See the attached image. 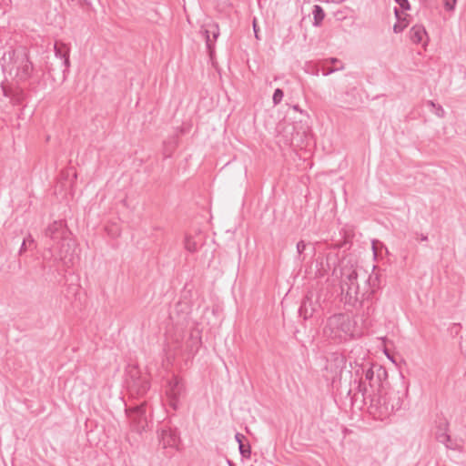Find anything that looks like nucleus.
<instances>
[{
  "mask_svg": "<svg viewBox=\"0 0 466 466\" xmlns=\"http://www.w3.org/2000/svg\"><path fill=\"white\" fill-rule=\"evenodd\" d=\"M340 289L346 304L355 306L360 301L359 279L370 282L371 277L356 262L353 257H346L340 262Z\"/></svg>",
  "mask_w": 466,
  "mask_h": 466,
  "instance_id": "f257e3e1",
  "label": "nucleus"
},
{
  "mask_svg": "<svg viewBox=\"0 0 466 466\" xmlns=\"http://www.w3.org/2000/svg\"><path fill=\"white\" fill-rule=\"evenodd\" d=\"M364 377L360 378L358 391L364 398L380 393L383 382L388 377L387 370L380 365L372 364L368 369L361 368Z\"/></svg>",
  "mask_w": 466,
  "mask_h": 466,
  "instance_id": "f03ea898",
  "label": "nucleus"
},
{
  "mask_svg": "<svg viewBox=\"0 0 466 466\" xmlns=\"http://www.w3.org/2000/svg\"><path fill=\"white\" fill-rule=\"evenodd\" d=\"M354 324L349 315L335 314L327 319L324 335L333 340H346L353 335Z\"/></svg>",
  "mask_w": 466,
  "mask_h": 466,
  "instance_id": "7ed1b4c3",
  "label": "nucleus"
},
{
  "mask_svg": "<svg viewBox=\"0 0 466 466\" xmlns=\"http://www.w3.org/2000/svg\"><path fill=\"white\" fill-rule=\"evenodd\" d=\"M4 70H13L12 64H17L16 76L24 81L30 77L33 70V66L28 60L27 56L23 54L20 56H16V52L12 47H9L2 56Z\"/></svg>",
  "mask_w": 466,
  "mask_h": 466,
  "instance_id": "20e7f679",
  "label": "nucleus"
},
{
  "mask_svg": "<svg viewBox=\"0 0 466 466\" xmlns=\"http://www.w3.org/2000/svg\"><path fill=\"white\" fill-rule=\"evenodd\" d=\"M405 394L404 391L390 390L380 398L379 402L383 406L385 415L400 410Z\"/></svg>",
  "mask_w": 466,
  "mask_h": 466,
  "instance_id": "39448f33",
  "label": "nucleus"
},
{
  "mask_svg": "<svg viewBox=\"0 0 466 466\" xmlns=\"http://www.w3.org/2000/svg\"><path fill=\"white\" fill-rule=\"evenodd\" d=\"M132 431L142 433L147 426L145 404L141 403L126 410Z\"/></svg>",
  "mask_w": 466,
  "mask_h": 466,
  "instance_id": "423d86ee",
  "label": "nucleus"
},
{
  "mask_svg": "<svg viewBox=\"0 0 466 466\" xmlns=\"http://www.w3.org/2000/svg\"><path fill=\"white\" fill-rule=\"evenodd\" d=\"M68 236H70V233L63 221H54L45 230V238L49 239V242H46L49 249L50 244H59L63 239H66Z\"/></svg>",
  "mask_w": 466,
  "mask_h": 466,
  "instance_id": "0eeeda50",
  "label": "nucleus"
},
{
  "mask_svg": "<svg viewBox=\"0 0 466 466\" xmlns=\"http://www.w3.org/2000/svg\"><path fill=\"white\" fill-rule=\"evenodd\" d=\"M75 242L68 236L66 239H63L59 244H50V251L54 253L59 259L64 260L66 263V259L71 262L72 253L74 250Z\"/></svg>",
  "mask_w": 466,
  "mask_h": 466,
  "instance_id": "6e6552de",
  "label": "nucleus"
},
{
  "mask_svg": "<svg viewBox=\"0 0 466 466\" xmlns=\"http://www.w3.org/2000/svg\"><path fill=\"white\" fill-rule=\"evenodd\" d=\"M184 392V385L182 381L177 378H172L167 387V396L169 400L170 406L177 410L178 408L179 399Z\"/></svg>",
  "mask_w": 466,
  "mask_h": 466,
  "instance_id": "1a4fd4ad",
  "label": "nucleus"
},
{
  "mask_svg": "<svg viewBox=\"0 0 466 466\" xmlns=\"http://www.w3.org/2000/svg\"><path fill=\"white\" fill-rule=\"evenodd\" d=\"M200 33L206 40V46L210 56L214 52V45L219 35L218 25L215 23H209L202 26Z\"/></svg>",
  "mask_w": 466,
  "mask_h": 466,
  "instance_id": "9d476101",
  "label": "nucleus"
},
{
  "mask_svg": "<svg viewBox=\"0 0 466 466\" xmlns=\"http://www.w3.org/2000/svg\"><path fill=\"white\" fill-rule=\"evenodd\" d=\"M159 441L164 449L177 448L179 437L176 431L171 429H162L159 432Z\"/></svg>",
  "mask_w": 466,
  "mask_h": 466,
  "instance_id": "9b49d317",
  "label": "nucleus"
},
{
  "mask_svg": "<svg viewBox=\"0 0 466 466\" xmlns=\"http://www.w3.org/2000/svg\"><path fill=\"white\" fill-rule=\"evenodd\" d=\"M345 365L346 360L344 356L340 354H333L328 360V365L326 369L330 370V371L333 373L332 379L335 380L336 377L340 375L341 371L345 368Z\"/></svg>",
  "mask_w": 466,
  "mask_h": 466,
  "instance_id": "f8f14e48",
  "label": "nucleus"
},
{
  "mask_svg": "<svg viewBox=\"0 0 466 466\" xmlns=\"http://www.w3.org/2000/svg\"><path fill=\"white\" fill-rule=\"evenodd\" d=\"M54 49H55L56 56L63 60V65L65 66L63 73H64V76H66V74L68 72V69L70 66V61H69L70 49L66 44L62 43V42H56Z\"/></svg>",
  "mask_w": 466,
  "mask_h": 466,
  "instance_id": "ddd939ff",
  "label": "nucleus"
},
{
  "mask_svg": "<svg viewBox=\"0 0 466 466\" xmlns=\"http://www.w3.org/2000/svg\"><path fill=\"white\" fill-rule=\"evenodd\" d=\"M410 39L413 44H427V32L423 25H415L410 30Z\"/></svg>",
  "mask_w": 466,
  "mask_h": 466,
  "instance_id": "4468645a",
  "label": "nucleus"
},
{
  "mask_svg": "<svg viewBox=\"0 0 466 466\" xmlns=\"http://www.w3.org/2000/svg\"><path fill=\"white\" fill-rule=\"evenodd\" d=\"M311 304L312 302L308 297L303 300L299 308V314L300 316H303L304 319H308L312 316L314 309Z\"/></svg>",
  "mask_w": 466,
  "mask_h": 466,
  "instance_id": "2eb2a0df",
  "label": "nucleus"
},
{
  "mask_svg": "<svg viewBox=\"0 0 466 466\" xmlns=\"http://www.w3.org/2000/svg\"><path fill=\"white\" fill-rule=\"evenodd\" d=\"M199 241L191 236H187L185 238V248L189 252H196L198 248Z\"/></svg>",
  "mask_w": 466,
  "mask_h": 466,
  "instance_id": "dca6fc26",
  "label": "nucleus"
},
{
  "mask_svg": "<svg viewBox=\"0 0 466 466\" xmlns=\"http://www.w3.org/2000/svg\"><path fill=\"white\" fill-rule=\"evenodd\" d=\"M436 439L441 443H447L451 441V436L447 433V425L444 424L443 428H440L439 431L436 433Z\"/></svg>",
  "mask_w": 466,
  "mask_h": 466,
  "instance_id": "f3484780",
  "label": "nucleus"
},
{
  "mask_svg": "<svg viewBox=\"0 0 466 466\" xmlns=\"http://www.w3.org/2000/svg\"><path fill=\"white\" fill-rule=\"evenodd\" d=\"M314 15V25L318 26L321 24L324 19L325 14L323 9L319 5H314L313 9Z\"/></svg>",
  "mask_w": 466,
  "mask_h": 466,
  "instance_id": "a211bd4d",
  "label": "nucleus"
},
{
  "mask_svg": "<svg viewBox=\"0 0 466 466\" xmlns=\"http://www.w3.org/2000/svg\"><path fill=\"white\" fill-rule=\"evenodd\" d=\"M190 339H191V344L189 346H187V348L190 351H193L195 349L197 350L200 344V338H199L198 332L196 334L191 333Z\"/></svg>",
  "mask_w": 466,
  "mask_h": 466,
  "instance_id": "6ab92c4d",
  "label": "nucleus"
},
{
  "mask_svg": "<svg viewBox=\"0 0 466 466\" xmlns=\"http://www.w3.org/2000/svg\"><path fill=\"white\" fill-rule=\"evenodd\" d=\"M34 243H35L34 238H32V236H31V235H28V236H27L25 238H24V240H23V243H22L21 248H20V249H19V254H22V253H24V252L26 250V248H27V245H28V246H31V245H34Z\"/></svg>",
  "mask_w": 466,
  "mask_h": 466,
  "instance_id": "aec40b11",
  "label": "nucleus"
},
{
  "mask_svg": "<svg viewBox=\"0 0 466 466\" xmlns=\"http://www.w3.org/2000/svg\"><path fill=\"white\" fill-rule=\"evenodd\" d=\"M283 96H284L283 91L280 88H277L275 90V92L273 94V97H272L274 105H279L282 101Z\"/></svg>",
  "mask_w": 466,
  "mask_h": 466,
  "instance_id": "412c9836",
  "label": "nucleus"
},
{
  "mask_svg": "<svg viewBox=\"0 0 466 466\" xmlns=\"http://www.w3.org/2000/svg\"><path fill=\"white\" fill-rule=\"evenodd\" d=\"M428 105L436 109L435 110L436 116H438L439 117H441V118L444 117L445 111L441 106H436L432 101H429Z\"/></svg>",
  "mask_w": 466,
  "mask_h": 466,
  "instance_id": "4be33fe9",
  "label": "nucleus"
},
{
  "mask_svg": "<svg viewBox=\"0 0 466 466\" xmlns=\"http://www.w3.org/2000/svg\"><path fill=\"white\" fill-rule=\"evenodd\" d=\"M444 445L446 446L447 449H451V450H454V451L461 450V444H459L457 441L452 440L451 438V441L445 443Z\"/></svg>",
  "mask_w": 466,
  "mask_h": 466,
  "instance_id": "5701e85b",
  "label": "nucleus"
},
{
  "mask_svg": "<svg viewBox=\"0 0 466 466\" xmlns=\"http://www.w3.org/2000/svg\"><path fill=\"white\" fill-rule=\"evenodd\" d=\"M238 449H239V452L240 454L245 457V458H248L250 456V453H251V450H250V446L248 445L247 447H245L244 444H240L238 446Z\"/></svg>",
  "mask_w": 466,
  "mask_h": 466,
  "instance_id": "b1692460",
  "label": "nucleus"
},
{
  "mask_svg": "<svg viewBox=\"0 0 466 466\" xmlns=\"http://www.w3.org/2000/svg\"><path fill=\"white\" fill-rule=\"evenodd\" d=\"M306 247L307 244L303 240H300L297 243V252L299 258H301L303 252L306 249Z\"/></svg>",
  "mask_w": 466,
  "mask_h": 466,
  "instance_id": "393cba45",
  "label": "nucleus"
},
{
  "mask_svg": "<svg viewBox=\"0 0 466 466\" xmlns=\"http://www.w3.org/2000/svg\"><path fill=\"white\" fill-rule=\"evenodd\" d=\"M148 389H149L148 382L146 380H143L141 382V385L137 389V394L142 395V394L146 393Z\"/></svg>",
  "mask_w": 466,
  "mask_h": 466,
  "instance_id": "a878e982",
  "label": "nucleus"
},
{
  "mask_svg": "<svg viewBox=\"0 0 466 466\" xmlns=\"http://www.w3.org/2000/svg\"><path fill=\"white\" fill-rule=\"evenodd\" d=\"M457 0H444V7L447 11H452L455 8Z\"/></svg>",
  "mask_w": 466,
  "mask_h": 466,
  "instance_id": "bb28decb",
  "label": "nucleus"
},
{
  "mask_svg": "<svg viewBox=\"0 0 466 466\" xmlns=\"http://www.w3.org/2000/svg\"><path fill=\"white\" fill-rule=\"evenodd\" d=\"M407 26V23H403V22H400L399 21L398 23H396L393 26V31L395 33H400L404 30V28Z\"/></svg>",
  "mask_w": 466,
  "mask_h": 466,
  "instance_id": "cd10ccee",
  "label": "nucleus"
},
{
  "mask_svg": "<svg viewBox=\"0 0 466 466\" xmlns=\"http://www.w3.org/2000/svg\"><path fill=\"white\" fill-rule=\"evenodd\" d=\"M395 2L400 5L402 10H409L410 8V3L408 0H395Z\"/></svg>",
  "mask_w": 466,
  "mask_h": 466,
  "instance_id": "c85d7f7f",
  "label": "nucleus"
},
{
  "mask_svg": "<svg viewBox=\"0 0 466 466\" xmlns=\"http://www.w3.org/2000/svg\"><path fill=\"white\" fill-rule=\"evenodd\" d=\"M361 368L368 369L369 367H367V365H363V364L357 365V369L355 370L354 373H355V377L358 378L359 380L360 377H364V374L361 371Z\"/></svg>",
  "mask_w": 466,
  "mask_h": 466,
  "instance_id": "c756f323",
  "label": "nucleus"
},
{
  "mask_svg": "<svg viewBox=\"0 0 466 466\" xmlns=\"http://www.w3.org/2000/svg\"><path fill=\"white\" fill-rule=\"evenodd\" d=\"M329 61L331 64H334V65H335V64H339V67H337L336 69H338V70H342V69H344V65H343V64H342V63H341L338 58H330Z\"/></svg>",
  "mask_w": 466,
  "mask_h": 466,
  "instance_id": "7c9ffc66",
  "label": "nucleus"
},
{
  "mask_svg": "<svg viewBox=\"0 0 466 466\" xmlns=\"http://www.w3.org/2000/svg\"><path fill=\"white\" fill-rule=\"evenodd\" d=\"M243 438H244V436H243L242 434H240V433H237V434L235 435V439H236L237 442L238 443V446H239L240 444H243V442H242V439H243Z\"/></svg>",
  "mask_w": 466,
  "mask_h": 466,
  "instance_id": "2f4dec72",
  "label": "nucleus"
},
{
  "mask_svg": "<svg viewBox=\"0 0 466 466\" xmlns=\"http://www.w3.org/2000/svg\"><path fill=\"white\" fill-rule=\"evenodd\" d=\"M336 70H337L336 68H332V67L328 68L327 70H325V71L323 72V75H324V76H329V75H330V74L334 73Z\"/></svg>",
  "mask_w": 466,
  "mask_h": 466,
  "instance_id": "473e14b6",
  "label": "nucleus"
},
{
  "mask_svg": "<svg viewBox=\"0 0 466 466\" xmlns=\"http://www.w3.org/2000/svg\"><path fill=\"white\" fill-rule=\"evenodd\" d=\"M419 239L420 241H426V240H428V237L426 235L420 234L419 237Z\"/></svg>",
  "mask_w": 466,
  "mask_h": 466,
  "instance_id": "72a5a7b5",
  "label": "nucleus"
},
{
  "mask_svg": "<svg viewBox=\"0 0 466 466\" xmlns=\"http://www.w3.org/2000/svg\"><path fill=\"white\" fill-rule=\"evenodd\" d=\"M394 13H395V15L398 18V20H400V12H399V10L397 8H395Z\"/></svg>",
  "mask_w": 466,
  "mask_h": 466,
  "instance_id": "f704fd0d",
  "label": "nucleus"
},
{
  "mask_svg": "<svg viewBox=\"0 0 466 466\" xmlns=\"http://www.w3.org/2000/svg\"><path fill=\"white\" fill-rule=\"evenodd\" d=\"M254 32H255V35H256V37L258 38V34H257L258 29H256V24H255V23H254Z\"/></svg>",
  "mask_w": 466,
  "mask_h": 466,
  "instance_id": "c9c22d12",
  "label": "nucleus"
},
{
  "mask_svg": "<svg viewBox=\"0 0 466 466\" xmlns=\"http://www.w3.org/2000/svg\"><path fill=\"white\" fill-rule=\"evenodd\" d=\"M228 466H235L234 463L231 461H228Z\"/></svg>",
  "mask_w": 466,
  "mask_h": 466,
  "instance_id": "e433bc0d",
  "label": "nucleus"
},
{
  "mask_svg": "<svg viewBox=\"0 0 466 466\" xmlns=\"http://www.w3.org/2000/svg\"><path fill=\"white\" fill-rule=\"evenodd\" d=\"M132 388H136L137 387V384L136 382L133 383V385L131 386Z\"/></svg>",
  "mask_w": 466,
  "mask_h": 466,
  "instance_id": "4c0bfd02",
  "label": "nucleus"
}]
</instances>
